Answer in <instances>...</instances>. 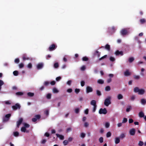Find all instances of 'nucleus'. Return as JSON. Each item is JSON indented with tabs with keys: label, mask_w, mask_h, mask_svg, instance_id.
Masks as SVG:
<instances>
[{
	"label": "nucleus",
	"mask_w": 146,
	"mask_h": 146,
	"mask_svg": "<svg viewBox=\"0 0 146 146\" xmlns=\"http://www.w3.org/2000/svg\"><path fill=\"white\" fill-rule=\"evenodd\" d=\"M134 92L135 93L138 92L139 95H142L145 92V90L143 89H140L138 87H136L133 89Z\"/></svg>",
	"instance_id": "obj_1"
},
{
	"label": "nucleus",
	"mask_w": 146,
	"mask_h": 146,
	"mask_svg": "<svg viewBox=\"0 0 146 146\" xmlns=\"http://www.w3.org/2000/svg\"><path fill=\"white\" fill-rule=\"evenodd\" d=\"M111 97L108 96L105 99L104 103L105 106H108L111 104Z\"/></svg>",
	"instance_id": "obj_2"
},
{
	"label": "nucleus",
	"mask_w": 146,
	"mask_h": 146,
	"mask_svg": "<svg viewBox=\"0 0 146 146\" xmlns=\"http://www.w3.org/2000/svg\"><path fill=\"white\" fill-rule=\"evenodd\" d=\"M57 46L55 44H51L48 48V50L50 51H52L55 50L57 48Z\"/></svg>",
	"instance_id": "obj_3"
},
{
	"label": "nucleus",
	"mask_w": 146,
	"mask_h": 146,
	"mask_svg": "<svg viewBox=\"0 0 146 146\" xmlns=\"http://www.w3.org/2000/svg\"><path fill=\"white\" fill-rule=\"evenodd\" d=\"M107 110L106 108H100L99 111V114H106L107 113Z\"/></svg>",
	"instance_id": "obj_4"
},
{
	"label": "nucleus",
	"mask_w": 146,
	"mask_h": 146,
	"mask_svg": "<svg viewBox=\"0 0 146 146\" xmlns=\"http://www.w3.org/2000/svg\"><path fill=\"white\" fill-rule=\"evenodd\" d=\"M12 108L14 110H15L17 109H19L21 108V106L20 104L18 103H16L15 105L13 106Z\"/></svg>",
	"instance_id": "obj_5"
},
{
	"label": "nucleus",
	"mask_w": 146,
	"mask_h": 146,
	"mask_svg": "<svg viewBox=\"0 0 146 146\" xmlns=\"http://www.w3.org/2000/svg\"><path fill=\"white\" fill-rule=\"evenodd\" d=\"M120 33L122 35L124 36L127 34L128 31L126 29H124L121 30Z\"/></svg>",
	"instance_id": "obj_6"
},
{
	"label": "nucleus",
	"mask_w": 146,
	"mask_h": 146,
	"mask_svg": "<svg viewBox=\"0 0 146 146\" xmlns=\"http://www.w3.org/2000/svg\"><path fill=\"white\" fill-rule=\"evenodd\" d=\"M115 54L116 56H119L120 55L121 56H123V51H119V50H117L115 52Z\"/></svg>",
	"instance_id": "obj_7"
},
{
	"label": "nucleus",
	"mask_w": 146,
	"mask_h": 146,
	"mask_svg": "<svg viewBox=\"0 0 146 146\" xmlns=\"http://www.w3.org/2000/svg\"><path fill=\"white\" fill-rule=\"evenodd\" d=\"M93 91L92 88L89 86H87L86 88V93H87L92 92Z\"/></svg>",
	"instance_id": "obj_8"
},
{
	"label": "nucleus",
	"mask_w": 146,
	"mask_h": 146,
	"mask_svg": "<svg viewBox=\"0 0 146 146\" xmlns=\"http://www.w3.org/2000/svg\"><path fill=\"white\" fill-rule=\"evenodd\" d=\"M135 129L134 128H133L130 129L129 131V133L130 135H134L135 133Z\"/></svg>",
	"instance_id": "obj_9"
},
{
	"label": "nucleus",
	"mask_w": 146,
	"mask_h": 146,
	"mask_svg": "<svg viewBox=\"0 0 146 146\" xmlns=\"http://www.w3.org/2000/svg\"><path fill=\"white\" fill-rule=\"evenodd\" d=\"M23 119L22 118H20L19 119L18 121H17V127H19V126L20 125V124L22 123Z\"/></svg>",
	"instance_id": "obj_10"
},
{
	"label": "nucleus",
	"mask_w": 146,
	"mask_h": 146,
	"mask_svg": "<svg viewBox=\"0 0 146 146\" xmlns=\"http://www.w3.org/2000/svg\"><path fill=\"white\" fill-rule=\"evenodd\" d=\"M22 58L23 60L30 59V58L27 56L26 54H24L23 55Z\"/></svg>",
	"instance_id": "obj_11"
},
{
	"label": "nucleus",
	"mask_w": 146,
	"mask_h": 146,
	"mask_svg": "<svg viewBox=\"0 0 146 146\" xmlns=\"http://www.w3.org/2000/svg\"><path fill=\"white\" fill-rule=\"evenodd\" d=\"M43 66V64L42 63H40L38 64L37 66V69H40L42 68Z\"/></svg>",
	"instance_id": "obj_12"
},
{
	"label": "nucleus",
	"mask_w": 146,
	"mask_h": 146,
	"mask_svg": "<svg viewBox=\"0 0 146 146\" xmlns=\"http://www.w3.org/2000/svg\"><path fill=\"white\" fill-rule=\"evenodd\" d=\"M120 141V137H116L115 138V144H117L119 143Z\"/></svg>",
	"instance_id": "obj_13"
},
{
	"label": "nucleus",
	"mask_w": 146,
	"mask_h": 146,
	"mask_svg": "<svg viewBox=\"0 0 146 146\" xmlns=\"http://www.w3.org/2000/svg\"><path fill=\"white\" fill-rule=\"evenodd\" d=\"M100 54V53L97 50H96L94 54V56H97L98 58L99 57Z\"/></svg>",
	"instance_id": "obj_14"
},
{
	"label": "nucleus",
	"mask_w": 146,
	"mask_h": 146,
	"mask_svg": "<svg viewBox=\"0 0 146 146\" xmlns=\"http://www.w3.org/2000/svg\"><path fill=\"white\" fill-rule=\"evenodd\" d=\"M57 137L59 138L61 140H63L64 139V136L61 135H60L58 134L57 133L56 134Z\"/></svg>",
	"instance_id": "obj_15"
},
{
	"label": "nucleus",
	"mask_w": 146,
	"mask_h": 146,
	"mask_svg": "<svg viewBox=\"0 0 146 146\" xmlns=\"http://www.w3.org/2000/svg\"><path fill=\"white\" fill-rule=\"evenodd\" d=\"M124 74L125 76H127L131 75V73L129 72L128 70H127L124 73Z\"/></svg>",
	"instance_id": "obj_16"
},
{
	"label": "nucleus",
	"mask_w": 146,
	"mask_h": 146,
	"mask_svg": "<svg viewBox=\"0 0 146 146\" xmlns=\"http://www.w3.org/2000/svg\"><path fill=\"white\" fill-rule=\"evenodd\" d=\"M141 103L143 105L145 104H146V100L144 99H141L140 100Z\"/></svg>",
	"instance_id": "obj_17"
},
{
	"label": "nucleus",
	"mask_w": 146,
	"mask_h": 146,
	"mask_svg": "<svg viewBox=\"0 0 146 146\" xmlns=\"http://www.w3.org/2000/svg\"><path fill=\"white\" fill-rule=\"evenodd\" d=\"M139 115L140 117H143L144 116V114L143 111H141L139 113Z\"/></svg>",
	"instance_id": "obj_18"
},
{
	"label": "nucleus",
	"mask_w": 146,
	"mask_h": 146,
	"mask_svg": "<svg viewBox=\"0 0 146 146\" xmlns=\"http://www.w3.org/2000/svg\"><path fill=\"white\" fill-rule=\"evenodd\" d=\"M90 104L94 106H96V101L95 100H93L91 101Z\"/></svg>",
	"instance_id": "obj_19"
},
{
	"label": "nucleus",
	"mask_w": 146,
	"mask_h": 146,
	"mask_svg": "<svg viewBox=\"0 0 146 146\" xmlns=\"http://www.w3.org/2000/svg\"><path fill=\"white\" fill-rule=\"evenodd\" d=\"M125 137V134L124 133H121L120 135V137L121 139H123Z\"/></svg>",
	"instance_id": "obj_20"
},
{
	"label": "nucleus",
	"mask_w": 146,
	"mask_h": 146,
	"mask_svg": "<svg viewBox=\"0 0 146 146\" xmlns=\"http://www.w3.org/2000/svg\"><path fill=\"white\" fill-rule=\"evenodd\" d=\"M34 93L32 92H29L27 93V95L29 97H33L34 96Z\"/></svg>",
	"instance_id": "obj_21"
},
{
	"label": "nucleus",
	"mask_w": 146,
	"mask_h": 146,
	"mask_svg": "<svg viewBox=\"0 0 146 146\" xmlns=\"http://www.w3.org/2000/svg\"><path fill=\"white\" fill-rule=\"evenodd\" d=\"M15 94L17 96H21L23 94V93L21 92H18L16 93Z\"/></svg>",
	"instance_id": "obj_22"
},
{
	"label": "nucleus",
	"mask_w": 146,
	"mask_h": 146,
	"mask_svg": "<svg viewBox=\"0 0 146 146\" xmlns=\"http://www.w3.org/2000/svg\"><path fill=\"white\" fill-rule=\"evenodd\" d=\"M134 60V58L133 57H130L129 58L128 61L129 62L131 63Z\"/></svg>",
	"instance_id": "obj_23"
},
{
	"label": "nucleus",
	"mask_w": 146,
	"mask_h": 146,
	"mask_svg": "<svg viewBox=\"0 0 146 146\" xmlns=\"http://www.w3.org/2000/svg\"><path fill=\"white\" fill-rule=\"evenodd\" d=\"M117 98L118 100H120L123 98V96L121 94H119L118 95Z\"/></svg>",
	"instance_id": "obj_24"
},
{
	"label": "nucleus",
	"mask_w": 146,
	"mask_h": 146,
	"mask_svg": "<svg viewBox=\"0 0 146 146\" xmlns=\"http://www.w3.org/2000/svg\"><path fill=\"white\" fill-rule=\"evenodd\" d=\"M105 48L106 49H107L108 50H110V46L108 44H107L106 45Z\"/></svg>",
	"instance_id": "obj_25"
},
{
	"label": "nucleus",
	"mask_w": 146,
	"mask_h": 146,
	"mask_svg": "<svg viewBox=\"0 0 146 146\" xmlns=\"http://www.w3.org/2000/svg\"><path fill=\"white\" fill-rule=\"evenodd\" d=\"M51 94L50 93L48 94L46 96V98L47 99H50L51 98Z\"/></svg>",
	"instance_id": "obj_26"
},
{
	"label": "nucleus",
	"mask_w": 146,
	"mask_h": 146,
	"mask_svg": "<svg viewBox=\"0 0 146 146\" xmlns=\"http://www.w3.org/2000/svg\"><path fill=\"white\" fill-rule=\"evenodd\" d=\"M98 82L100 84H102L104 83V81L102 79H99L98 81Z\"/></svg>",
	"instance_id": "obj_27"
},
{
	"label": "nucleus",
	"mask_w": 146,
	"mask_h": 146,
	"mask_svg": "<svg viewBox=\"0 0 146 146\" xmlns=\"http://www.w3.org/2000/svg\"><path fill=\"white\" fill-rule=\"evenodd\" d=\"M105 90L107 91H110L111 90L110 87L109 86H106L105 87Z\"/></svg>",
	"instance_id": "obj_28"
},
{
	"label": "nucleus",
	"mask_w": 146,
	"mask_h": 146,
	"mask_svg": "<svg viewBox=\"0 0 146 146\" xmlns=\"http://www.w3.org/2000/svg\"><path fill=\"white\" fill-rule=\"evenodd\" d=\"M82 60L83 61H87L88 60V58L86 56H84L82 58Z\"/></svg>",
	"instance_id": "obj_29"
},
{
	"label": "nucleus",
	"mask_w": 146,
	"mask_h": 146,
	"mask_svg": "<svg viewBox=\"0 0 146 146\" xmlns=\"http://www.w3.org/2000/svg\"><path fill=\"white\" fill-rule=\"evenodd\" d=\"M53 92L54 93H57L58 92V91L56 88H54L53 89Z\"/></svg>",
	"instance_id": "obj_30"
},
{
	"label": "nucleus",
	"mask_w": 146,
	"mask_h": 146,
	"mask_svg": "<svg viewBox=\"0 0 146 146\" xmlns=\"http://www.w3.org/2000/svg\"><path fill=\"white\" fill-rule=\"evenodd\" d=\"M68 143V141L67 140H64L63 142V143L64 145H66Z\"/></svg>",
	"instance_id": "obj_31"
},
{
	"label": "nucleus",
	"mask_w": 146,
	"mask_h": 146,
	"mask_svg": "<svg viewBox=\"0 0 146 146\" xmlns=\"http://www.w3.org/2000/svg\"><path fill=\"white\" fill-rule=\"evenodd\" d=\"M15 137H17L19 135V133L18 132L16 131L13 133Z\"/></svg>",
	"instance_id": "obj_32"
},
{
	"label": "nucleus",
	"mask_w": 146,
	"mask_h": 146,
	"mask_svg": "<svg viewBox=\"0 0 146 146\" xmlns=\"http://www.w3.org/2000/svg\"><path fill=\"white\" fill-rule=\"evenodd\" d=\"M111 135V133L109 131L106 134V137H110Z\"/></svg>",
	"instance_id": "obj_33"
},
{
	"label": "nucleus",
	"mask_w": 146,
	"mask_h": 146,
	"mask_svg": "<svg viewBox=\"0 0 146 146\" xmlns=\"http://www.w3.org/2000/svg\"><path fill=\"white\" fill-rule=\"evenodd\" d=\"M127 121V119L126 118H124L122 121V123H126Z\"/></svg>",
	"instance_id": "obj_34"
},
{
	"label": "nucleus",
	"mask_w": 146,
	"mask_h": 146,
	"mask_svg": "<svg viewBox=\"0 0 146 146\" xmlns=\"http://www.w3.org/2000/svg\"><path fill=\"white\" fill-rule=\"evenodd\" d=\"M134 78L136 80L139 79L140 78V77L139 75H135L134 76Z\"/></svg>",
	"instance_id": "obj_35"
},
{
	"label": "nucleus",
	"mask_w": 146,
	"mask_h": 146,
	"mask_svg": "<svg viewBox=\"0 0 146 146\" xmlns=\"http://www.w3.org/2000/svg\"><path fill=\"white\" fill-rule=\"evenodd\" d=\"M18 72L17 71H15L13 72V74L15 76H17L18 74Z\"/></svg>",
	"instance_id": "obj_36"
},
{
	"label": "nucleus",
	"mask_w": 146,
	"mask_h": 146,
	"mask_svg": "<svg viewBox=\"0 0 146 146\" xmlns=\"http://www.w3.org/2000/svg\"><path fill=\"white\" fill-rule=\"evenodd\" d=\"M59 66V64L58 63H55L54 64V67L55 68H58Z\"/></svg>",
	"instance_id": "obj_37"
},
{
	"label": "nucleus",
	"mask_w": 146,
	"mask_h": 146,
	"mask_svg": "<svg viewBox=\"0 0 146 146\" xmlns=\"http://www.w3.org/2000/svg\"><path fill=\"white\" fill-rule=\"evenodd\" d=\"M96 94L98 96H100L101 95V92L98 90L96 91Z\"/></svg>",
	"instance_id": "obj_38"
},
{
	"label": "nucleus",
	"mask_w": 146,
	"mask_h": 146,
	"mask_svg": "<svg viewBox=\"0 0 146 146\" xmlns=\"http://www.w3.org/2000/svg\"><path fill=\"white\" fill-rule=\"evenodd\" d=\"M26 129L25 127H23L21 128V131L23 132H25L26 131Z\"/></svg>",
	"instance_id": "obj_39"
},
{
	"label": "nucleus",
	"mask_w": 146,
	"mask_h": 146,
	"mask_svg": "<svg viewBox=\"0 0 146 146\" xmlns=\"http://www.w3.org/2000/svg\"><path fill=\"white\" fill-rule=\"evenodd\" d=\"M107 57V55H105L104 56H102V57H101V58H100L99 59V60H101L103 59H104V58H106Z\"/></svg>",
	"instance_id": "obj_40"
},
{
	"label": "nucleus",
	"mask_w": 146,
	"mask_h": 146,
	"mask_svg": "<svg viewBox=\"0 0 146 146\" xmlns=\"http://www.w3.org/2000/svg\"><path fill=\"white\" fill-rule=\"evenodd\" d=\"M140 22L141 23L143 24L145 23V19H141L140 20Z\"/></svg>",
	"instance_id": "obj_41"
},
{
	"label": "nucleus",
	"mask_w": 146,
	"mask_h": 146,
	"mask_svg": "<svg viewBox=\"0 0 146 146\" xmlns=\"http://www.w3.org/2000/svg\"><path fill=\"white\" fill-rule=\"evenodd\" d=\"M99 141L100 143H102L103 142V137H101L99 139Z\"/></svg>",
	"instance_id": "obj_42"
},
{
	"label": "nucleus",
	"mask_w": 146,
	"mask_h": 146,
	"mask_svg": "<svg viewBox=\"0 0 146 146\" xmlns=\"http://www.w3.org/2000/svg\"><path fill=\"white\" fill-rule=\"evenodd\" d=\"M110 60L111 62H113L115 60V58L112 56H111L110 57Z\"/></svg>",
	"instance_id": "obj_43"
},
{
	"label": "nucleus",
	"mask_w": 146,
	"mask_h": 146,
	"mask_svg": "<svg viewBox=\"0 0 146 146\" xmlns=\"http://www.w3.org/2000/svg\"><path fill=\"white\" fill-rule=\"evenodd\" d=\"M24 127H25L26 128H29L30 127V125L27 123H25L24 124Z\"/></svg>",
	"instance_id": "obj_44"
},
{
	"label": "nucleus",
	"mask_w": 146,
	"mask_h": 146,
	"mask_svg": "<svg viewBox=\"0 0 146 146\" xmlns=\"http://www.w3.org/2000/svg\"><path fill=\"white\" fill-rule=\"evenodd\" d=\"M85 82L84 81H82L81 82V85L82 86H84L85 85Z\"/></svg>",
	"instance_id": "obj_45"
},
{
	"label": "nucleus",
	"mask_w": 146,
	"mask_h": 146,
	"mask_svg": "<svg viewBox=\"0 0 146 146\" xmlns=\"http://www.w3.org/2000/svg\"><path fill=\"white\" fill-rule=\"evenodd\" d=\"M5 104L6 105H10L11 103L9 101H5Z\"/></svg>",
	"instance_id": "obj_46"
},
{
	"label": "nucleus",
	"mask_w": 146,
	"mask_h": 146,
	"mask_svg": "<svg viewBox=\"0 0 146 146\" xmlns=\"http://www.w3.org/2000/svg\"><path fill=\"white\" fill-rule=\"evenodd\" d=\"M143 144V142L140 141L139 142L138 145L139 146H142Z\"/></svg>",
	"instance_id": "obj_47"
},
{
	"label": "nucleus",
	"mask_w": 146,
	"mask_h": 146,
	"mask_svg": "<svg viewBox=\"0 0 146 146\" xmlns=\"http://www.w3.org/2000/svg\"><path fill=\"white\" fill-rule=\"evenodd\" d=\"M27 67L29 68H31L32 67V64L31 63H29L27 65Z\"/></svg>",
	"instance_id": "obj_48"
},
{
	"label": "nucleus",
	"mask_w": 146,
	"mask_h": 146,
	"mask_svg": "<svg viewBox=\"0 0 146 146\" xmlns=\"http://www.w3.org/2000/svg\"><path fill=\"white\" fill-rule=\"evenodd\" d=\"M46 140L45 139H43L41 141V143L42 144H45L46 142Z\"/></svg>",
	"instance_id": "obj_49"
},
{
	"label": "nucleus",
	"mask_w": 146,
	"mask_h": 146,
	"mask_svg": "<svg viewBox=\"0 0 146 146\" xmlns=\"http://www.w3.org/2000/svg\"><path fill=\"white\" fill-rule=\"evenodd\" d=\"M35 118H37V119H39L40 118V116L39 115H37L35 116Z\"/></svg>",
	"instance_id": "obj_50"
},
{
	"label": "nucleus",
	"mask_w": 146,
	"mask_h": 146,
	"mask_svg": "<svg viewBox=\"0 0 146 146\" xmlns=\"http://www.w3.org/2000/svg\"><path fill=\"white\" fill-rule=\"evenodd\" d=\"M96 108H97V105L94 106V107L93 109V110H92L93 112H94L96 111Z\"/></svg>",
	"instance_id": "obj_51"
},
{
	"label": "nucleus",
	"mask_w": 146,
	"mask_h": 146,
	"mask_svg": "<svg viewBox=\"0 0 146 146\" xmlns=\"http://www.w3.org/2000/svg\"><path fill=\"white\" fill-rule=\"evenodd\" d=\"M24 64L23 63H21L19 65V67L20 68H22L24 67Z\"/></svg>",
	"instance_id": "obj_52"
},
{
	"label": "nucleus",
	"mask_w": 146,
	"mask_h": 146,
	"mask_svg": "<svg viewBox=\"0 0 146 146\" xmlns=\"http://www.w3.org/2000/svg\"><path fill=\"white\" fill-rule=\"evenodd\" d=\"M81 137L83 138H84L85 136V134L83 133H81L80 134Z\"/></svg>",
	"instance_id": "obj_53"
},
{
	"label": "nucleus",
	"mask_w": 146,
	"mask_h": 146,
	"mask_svg": "<svg viewBox=\"0 0 146 146\" xmlns=\"http://www.w3.org/2000/svg\"><path fill=\"white\" fill-rule=\"evenodd\" d=\"M11 116V115L10 114H6L5 115V117L9 119V118Z\"/></svg>",
	"instance_id": "obj_54"
},
{
	"label": "nucleus",
	"mask_w": 146,
	"mask_h": 146,
	"mask_svg": "<svg viewBox=\"0 0 146 146\" xmlns=\"http://www.w3.org/2000/svg\"><path fill=\"white\" fill-rule=\"evenodd\" d=\"M19 60L18 58L16 59L15 60V62L17 63H19Z\"/></svg>",
	"instance_id": "obj_55"
},
{
	"label": "nucleus",
	"mask_w": 146,
	"mask_h": 146,
	"mask_svg": "<svg viewBox=\"0 0 146 146\" xmlns=\"http://www.w3.org/2000/svg\"><path fill=\"white\" fill-rule=\"evenodd\" d=\"M61 77L60 76H59V77H56V81H59L60 80V79H61Z\"/></svg>",
	"instance_id": "obj_56"
},
{
	"label": "nucleus",
	"mask_w": 146,
	"mask_h": 146,
	"mask_svg": "<svg viewBox=\"0 0 146 146\" xmlns=\"http://www.w3.org/2000/svg\"><path fill=\"white\" fill-rule=\"evenodd\" d=\"M49 83L48 81H45L44 83V85L45 86H47L49 84Z\"/></svg>",
	"instance_id": "obj_57"
},
{
	"label": "nucleus",
	"mask_w": 146,
	"mask_h": 146,
	"mask_svg": "<svg viewBox=\"0 0 146 146\" xmlns=\"http://www.w3.org/2000/svg\"><path fill=\"white\" fill-rule=\"evenodd\" d=\"M79 111V109L78 108H76L75 110V112L76 113H78Z\"/></svg>",
	"instance_id": "obj_58"
},
{
	"label": "nucleus",
	"mask_w": 146,
	"mask_h": 146,
	"mask_svg": "<svg viewBox=\"0 0 146 146\" xmlns=\"http://www.w3.org/2000/svg\"><path fill=\"white\" fill-rule=\"evenodd\" d=\"M110 126V124L109 123L107 122L105 124V127L108 128Z\"/></svg>",
	"instance_id": "obj_59"
},
{
	"label": "nucleus",
	"mask_w": 146,
	"mask_h": 146,
	"mask_svg": "<svg viewBox=\"0 0 146 146\" xmlns=\"http://www.w3.org/2000/svg\"><path fill=\"white\" fill-rule=\"evenodd\" d=\"M89 125V124L87 122H85L84 123V127H88Z\"/></svg>",
	"instance_id": "obj_60"
},
{
	"label": "nucleus",
	"mask_w": 146,
	"mask_h": 146,
	"mask_svg": "<svg viewBox=\"0 0 146 146\" xmlns=\"http://www.w3.org/2000/svg\"><path fill=\"white\" fill-rule=\"evenodd\" d=\"M50 84L52 85H54L55 84L56 82L54 81H52L50 82Z\"/></svg>",
	"instance_id": "obj_61"
},
{
	"label": "nucleus",
	"mask_w": 146,
	"mask_h": 146,
	"mask_svg": "<svg viewBox=\"0 0 146 146\" xmlns=\"http://www.w3.org/2000/svg\"><path fill=\"white\" fill-rule=\"evenodd\" d=\"M9 119L6 118L5 117H4L3 118V121L4 122L7 121L9 120Z\"/></svg>",
	"instance_id": "obj_62"
},
{
	"label": "nucleus",
	"mask_w": 146,
	"mask_h": 146,
	"mask_svg": "<svg viewBox=\"0 0 146 146\" xmlns=\"http://www.w3.org/2000/svg\"><path fill=\"white\" fill-rule=\"evenodd\" d=\"M75 91L76 93H78L80 92V90L79 89L76 88L75 89Z\"/></svg>",
	"instance_id": "obj_63"
},
{
	"label": "nucleus",
	"mask_w": 146,
	"mask_h": 146,
	"mask_svg": "<svg viewBox=\"0 0 146 146\" xmlns=\"http://www.w3.org/2000/svg\"><path fill=\"white\" fill-rule=\"evenodd\" d=\"M129 123H132L133 122V120L132 119H129Z\"/></svg>",
	"instance_id": "obj_64"
}]
</instances>
